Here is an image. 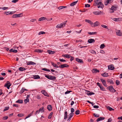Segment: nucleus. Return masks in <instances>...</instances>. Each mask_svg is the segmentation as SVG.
Wrapping results in <instances>:
<instances>
[{
    "label": "nucleus",
    "mask_w": 122,
    "mask_h": 122,
    "mask_svg": "<svg viewBox=\"0 0 122 122\" xmlns=\"http://www.w3.org/2000/svg\"><path fill=\"white\" fill-rule=\"evenodd\" d=\"M101 0H95L94 2L96 5H97L98 8H102L104 7V5L102 2Z\"/></svg>",
    "instance_id": "obj_1"
},
{
    "label": "nucleus",
    "mask_w": 122,
    "mask_h": 122,
    "mask_svg": "<svg viewBox=\"0 0 122 122\" xmlns=\"http://www.w3.org/2000/svg\"><path fill=\"white\" fill-rule=\"evenodd\" d=\"M67 21H66L63 23L57 25L56 26V27L61 28L65 26V25Z\"/></svg>",
    "instance_id": "obj_2"
},
{
    "label": "nucleus",
    "mask_w": 122,
    "mask_h": 122,
    "mask_svg": "<svg viewBox=\"0 0 122 122\" xmlns=\"http://www.w3.org/2000/svg\"><path fill=\"white\" fill-rule=\"evenodd\" d=\"M45 77L48 79L53 81L55 80L56 79V77L55 76H52L50 75H45Z\"/></svg>",
    "instance_id": "obj_3"
},
{
    "label": "nucleus",
    "mask_w": 122,
    "mask_h": 122,
    "mask_svg": "<svg viewBox=\"0 0 122 122\" xmlns=\"http://www.w3.org/2000/svg\"><path fill=\"white\" fill-rule=\"evenodd\" d=\"M93 13L94 14L97 15L104 14L103 12L100 11H94L93 12Z\"/></svg>",
    "instance_id": "obj_4"
},
{
    "label": "nucleus",
    "mask_w": 122,
    "mask_h": 122,
    "mask_svg": "<svg viewBox=\"0 0 122 122\" xmlns=\"http://www.w3.org/2000/svg\"><path fill=\"white\" fill-rule=\"evenodd\" d=\"M107 88L110 91L112 92H114L116 91V90L113 88V86H108L107 87Z\"/></svg>",
    "instance_id": "obj_5"
},
{
    "label": "nucleus",
    "mask_w": 122,
    "mask_h": 122,
    "mask_svg": "<svg viewBox=\"0 0 122 122\" xmlns=\"http://www.w3.org/2000/svg\"><path fill=\"white\" fill-rule=\"evenodd\" d=\"M11 85V84L10 83V82L8 81H7L6 83H5L4 86L5 87H6L8 89H9Z\"/></svg>",
    "instance_id": "obj_6"
},
{
    "label": "nucleus",
    "mask_w": 122,
    "mask_h": 122,
    "mask_svg": "<svg viewBox=\"0 0 122 122\" xmlns=\"http://www.w3.org/2000/svg\"><path fill=\"white\" fill-rule=\"evenodd\" d=\"M22 13H20L17 14H14L13 15L12 17L13 18H16L21 17L23 15H22Z\"/></svg>",
    "instance_id": "obj_7"
},
{
    "label": "nucleus",
    "mask_w": 122,
    "mask_h": 122,
    "mask_svg": "<svg viewBox=\"0 0 122 122\" xmlns=\"http://www.w3.org/2000/svg\"><path fill=\"white\" fill-rule=\"evenodd\" d=\"M69 66V65H68L67 64H64L59 65V67L60 68H63L64 67H68Z\"/></svg>",
    "instance_id": "obj_8"
},
{
    "label": "nucleus",
    "mask_w": 122,
    "mask_h": 122,
    "mask_svg": "<svg viewBox=\"0 0 122 122\" xmlns=\"http://www.w3.org/2000/svg\"><path fill=\"white\" fill-rule=\"evenodd\" d=\"M101 81L104 86L106 87H107V86L106 84L105 80L102 79H101Z\"/></svg>",
    "instance_id": "obj_9"
},
{
    "label": "nucleus",
    "mask_w": 122,
    "mask_h": 122,
    "mask_svg": "<svg viewBox=\"0 0 122 122\" xmlns=\"http://www.w3.org/2000/svg\"><path fill=\"white\" fill-rule=\"evenodd\" d=\"M85 22H87L90 24L92 26H93V23L92 22V21L89 20H85Z\"/></svg>",
    "instance_id": "obj_10"
},
{
    "label": "nucleus",
    "mask_w": 122,
    "mask_h": 122,
    "mask_svg": "<svg viewBox=\"0 0 122 122\" xmlns=\"http://www.w3.org/2000/svg\"><path fill=\"white\" fill-rule=\"evenodd\" d=\"M108 67V69L111 70H113L114 69V66L112 65H109Z\"/></svg>",
    "instance_id": "obj_11"
},
{
    "label": "nucleus",
    "mask_w": 122,
    "mask_h": 122,
    "mask_svg": "<svg viewBox=\"0 0 122 122\" xmlns=\"http://www.w3.org/2000/svg\"><path fill=\"white\" fill-rule=\"evenodd\" d=\"M95 41V40L94 39H90L88 40V42L89 43H92L94 42Z\"/></svg>",
    "instance_id": "obj_12"
},
{
    "label": "nucleus",
    "mask_w": 122,
    "mask_h": 122,
    "mask_svg": "<svg viewBox=\"0 0 122 122\" xmlns=\"http://www.w3.org/2000/svg\"><path fill=\"white\" fill-rule=\"evenodd\" d=\"M116 33L117 35L119 36H122V34L120 30H117L116 31Z\"/></svg>",
    "instance_id": "obj_13"
},
{
    "label": "nucleus",
    "mask_w": 122,
    "mask_h": 122,
    "mask_svg": "<svg viewBox=\"0 0 122 122\" xmlns=\"http://www.w3.org/2000/svg\"><path fill=\"white\" fill-rule=\"evenodd\" d=\"M15 12V11H8V12H5V14L7 15L8 14H12L14 13Z\"/></svg>",
    "instance_id": "obj_14"
},
{
    "label": "nucleus",
    "mask_w": 122,
    "mask_h": 122,
    "mask_svg": "<svg viewBox=\"0 0 122 122\" xmlns=\"http://www.w3.org/2000/svg\"><path fill=\"white\" fill-rule=\"evenodd\" d=\"M105 118L104 117H101L98 118L96 120L97 122H98L104 119Z\"/></svg>",
    "instance_id": "obj_15"
},
{
    "label": "nucleus",
    "mask_w": 122,
    "mask_h": 122,
    "mask_svg": "<svg viewBox=\"0 0 122 122\" xmlns=\"http://www.w3.org/2000/svg\"><path fill=\"white\" fill-rule=\"evenodd\" d=\"M122 18H113V20L115 21H119L121 20Z\"/></svg>",
    "instance_id": "obj_16"
},
{
    "label": "nucleus",
    "mask_w": 122,
    "mask_h": 122,
    "mask_svg": "<svg viewBox=\"0 0 122 122\" xmlns=\"http://www.w3.org/2000/svg\"><path fill=\"white\" fill-rule=\"evenodd\" d=\"M76 61L77 62L79 63H83V61L81 59H80L78 58H76Z\"/></svg>",
    "instance_id": "obj_17"
},
{
    "label": "nucleus",
    "mask_w": 122,
    "mask_h": 122,
    "mask_svg": "<svg viewBox=\"0 0 122 122\" xmlns=\"http://www.w3.org/2000/svg\"><path fill=\"white\" fill-rule=\"evenodd\" d=\"M74 115V113H70L69 114V116L68 118V119L67 120V121H69L71 120V118Z\"/></svg>",
    "instance_id": "obj_18"
},
{
    "label": "nucleus",
    "mask_w": 122,
    "mask_h": 122,
    "mask_svg": "<svg viewBox=\"0 0 122 122\" xmlns=\"http://www.w3.org/2000/svg\"><path fill=\"white\" fill-rule=\"evenodd\" d=\"M41 92L45 96H48V94L45 90H42Z\"/></svg>",
    "instance_id": "obj_19"
},
{
    "label": "nucleus",
    "mask_w": 122,
    "mask_h": 122,
    "mask_svg": "<svg viewBox=\"0 0 122 122\" xmlns=\"http://www.w3.org/2000/svg\"><path fill=\"white\" fill-rule=\"evenodd\" d=\"M62 56L67 58H71V55H69L68 54L63 55H62Z\"/></svg>",
    "instance_id": "obj_20"
},
{
    "label": "nucleus",
    "mask_w": 122,
    "mask_h": 122,
    "mask_svg": "<svg viewBox=\"0 0 122 122\" xmlns=\"http://www.w3.org/2000/svg\"><path fill=\"white\" fill-rule=\"evenodd\" d=\"M99 23L97 21H96L93 23V27H95L97 26L99 24Z\"/></svg>",
    "instance_id": "obj_21"
},
{
    "label": "nucleus",
    "mask_w": 122,
    "mask_h": 122,
    "mask_svg": "<svg viewBox=\"0 0 122 122\" xmlns=\"http://www.w3.org/2000/svg\"><path fill=\"white\" fill-rule=\"evenodd\" d=\"M47 52L50 54H54L55 52L54 51H52L50 50H48Z\"/></svg>",
    "instance_id": "obj_22"
},
{
    "label": "nucleus",
    "mask_w": 122,
    "mask_h": 122,
    "mask_svg": "<svg viewBox=\"0 0 122 122\" xmlns=\"http://www.w3.org/2000/svg\"><path fill=\"white\" fill-rule=\"evenodd\" d=\"M99 71L98 70H97L95 69H93L92 70V72L94 73L99 72Z\"/></svg>",
    "instance_id": "obj_23"
},
{
    "label": "nucleus",
    "mask_w": 122,
    "mask_h": 122,
    "mask_svg": "<svg viewBox=\"0 0 122 122\" xmlns=\"http://www.w3.org/2000/svg\"><path fill=\"white\" fill-rule=\"evenodd\" d=\"M33 76L34 78L35 79H37L40 78V77L38 75H34Z\"/></svg>",
    "instance_id": "obj_24"
},
{
    "label": "nucleus",
    "mask_w": 122,
    "mask_h": 122,
    "mask_svg": "<svg viewBox=\"0 0 122 122\" xmlns=\"http://www.w3.org/2000/svg\"><path fill=\"white\" fill-rule=\"evenodd\" d=\"M25 91H28V90L27 89H25L24 88H23L21 90L20 93L21 94L22 93L24 92Z\"/></svg>",
    "instance_id": "obj_25"
},
{
    "label": "nucleus",
    "mask_w": 122,
    "mask_h": 122,
    "mask_svg": "<svg viewBox=\"0 0 122 122\" xmlns=\"http://www.w3.org/2000/svg\"><path fill=\"white\" fill-rule=\"evenodd\" d=\"M107 81L108 82L110 83L111 84H113L114 83L113 81L112 80L108 79L107 80Z\"/></svg>",
    "instance_id": "obj_26"
},
{
    "label": "nucleus",
    "mask_w": 122,
    "mask_h": 122,
    "mask_svg": "<svg viewBox=\"0 0 122 122\" xmlns=\"http://www.w3.org/2000/svg\"><path fill=\"white\" fill-rule=\"evenodd\" d=\"M27 64L28 65H35L36 63L34 62L30 61L28 62L27 63Z\"/></svg>",
    "instance_id": "obj_27"
},
{
    "label": "nucleus",
    "mask_w": 122,
    "mask_h": 122,
    "mask_svg": "<svg viewBox=\"0 0 122 122\" xmlns=\"http://www.w3.org/2000/svg\"><path fill=\"white\" fill-rule=\"evenodd\" d=\"M67 116V111H65L64 114V119H66Z\"/></svg>",
    "instance_id": "obj_28"
},
{
    "label": "nucleus",
    "mask_w": 122,
    "mask_h": 122,
    "mask_svg": "<svg viewBox=\"0 0 122 122\" xmlns=\"http://www.w3.org/2000/svg\"><path fill=\"white\" fill-rule=\"evenodd\" d=\"M34 51L35 52H37L38 53H41L43 51L41 49H37L36 50H35Z\"/></svg>",
    "instance_id": "obj_29"
},
{
    "label": "nucleus",
    "mask_w": 122,
    "mask_h": 122,
    "mask_svg": "<svg viewBox=\"0 0 122 122\" xmlns=\"http://www.w3.org/2000/svg\"><path fill=\"white\" fill-rule=\"evenodd\" d=\"M117 8V6H112L111 7V8L110 9L111 10H116Z\"/></svg>",
    "instance_id": "obj_30"
},
{
    "label": "nucleus",
    "mask_w": 122,
    "mask_h": 122,
    "mask_svg": "<svg viewBox=\"0 0 122 122\" xmlns=\"http://www.w3.org/2000/svg\"><path fill=\"white\" fill-rule=\"evenodd\" d=\"M102 76L103 77H107L108 76V74L106 72H104L101 74Z\"/></svg>",
    "instance_id": "obj_31"
},
{
    "label": "nucleus",
    "mask_w": 122,
    "mask_h": 122,
    "mask_svg": "<svg viewBox=\"0 0 122 122\" xmlns=\"http://www.w3.org/2000/svg\"><path fill=\"white\" fill-rule=\"evenodd\" d=\"M47 108L49 111L51 110L52 109V107L51 105H48L47 106Z\"/></svg>",
    "instance_id": "obj_32"
},
{
    "label": "nucleus",
    "mask_w": 122,
    "mask_h": 122,
    "mask_svg": "<svg viewBox=\"0 0 122 122\" xmlns=\"http://www.w3.org/2000/svg\"><path fill=\"white\" fill-rule=\"evenodd\" d=\"M9 51L10 52H13L14 53H16L17 52V50H14L12 49H11L9 50Z\"/></svg>",
    "instance_id": "obj_33"
},
{
    "label": "nucleus",
    "mask_w": 122,
    "mask_h": 122,
    "mask_svg": "<svg viewBox=\"0 0 122 122\" xmlns=\"http://www.w3.org/2000/svg\"><path fill=\"white\" fill-rule=\"evenodd\" d=\"M78 2V1H76L73 2V3H71L70 5V6H72L75 5L77 2Z\"/></svg>",
    "instance_id": "obj_34"
},
{
    "label": "nucleus",
    "mask_w": 122,
    "mask_h": 122,
    "mask_svg": "<svg viewBox=\"0 0 122 122\" xmlns=\"http://www.w3.org/2000/svg\"><path fill=\"white\" fill-rule=\"evenodd\" d=\"M51 64L55 68H58L59 67L57 65L53 62L51 63Z\"/></svg>",
    "instance_id": "obj_35"
},
{
    "label": "nucleus",
    "mask_w": 122,
    "mask_h": 122,
    "mask_svg": "<svg viewBox=\"0 0 122 122\" xmlns=\"http://www.w3.org/2000/svg\"><path fill=\"white\" fill-rule=\"evenodd\" d=\"M46 19V18L45 17H41L39 19L38 21H43L45 20Z\"/></svg>",
    "instance_id": "obj_36"
},
{
    "label": "nucleus",
    "mask_w": 122,
    "mask_h": 122,
    "mask_svg": "<svg viewBox=\"0 0 122 122\" xmlns=\"http://www.w3.org/2000/svg\"><path fill=\"white\" fill-rule=\"evenodd\" d=\"M23 100H18L16 102L19 103H23Z\"/></svg>",
    "instance_id": "obj_37"
},
{
    "label": "nucleus",
    "mask_w": 122,
    "mask_h": 122,
    "mask_svg": "<svg viewBox=\"0 0 122 122\" xmlns=\"http://www.w3.org/2000/svg\"><path fill=\"white\" fill-rule=\"evenodd\" d=\"M88 34L90 35H96L97 34V32H88Z\"/></svg>",
    "instance_id": "obj_38"
},
{
    "label": "nucleus",
    "mask_w": 122,
    "mask_h": 122,
    "mask_svg": "<svg viewBox=\"0 0 122 122\" xmlns=\"http://www.w3.org/2000/svg\"><path fill=\"white\" fill-rule=\"evenodd\" d=\"M25 68H24V67H20L19 68V70L20 71H24L25 70Z\"/></svg>",
    "instance_id": "obj_39"
},
{
    "label": "nucleus",
    "mask_w": 122,
    "mask_h": 122,
    "mask_svg": "<svg viewBox=\"0 0 122 122\" xmlns=\"http://www.w3.org/2000/svg\"><path fill=\"white\" fill-rule=\"evenodd\" d=\"M110 2L108 0H106L104 2V4L105 5H107Z\"/></svg>",
    "instance_id": "obj_40"
},
{
    "label": "nucleus",
    "mask_w": 122,
    "mask_h": 122,
    "mask_svg": "<svg viewBox=\"0 0 122 122\" xmlns=\"http://www.w3.org/2000/svg\"><path fill=\"white\" fill-rule=\"evenodd\" d=\"M107 108L110 111H113L114 110V109H113L112 108H111L109 106H108L107 107Z\"/></svg>",
    "instance_id": "obj_41"
},
{
    "label": "nucleus",
    "mask_w": 122,
    "mask_h": 122,
    "mask_svg": "<svg viewBox=\"0 0 122 122\" xmlns=\"http://www.w3.org/2000/svg\"><path fill=\"white\" fill-rule=\"evenodd\" d=\"M90 52L94 54H96V52L94 50H91L90 51Z\"/></svg>",
    "instance_id": "obj_42"
},
{
    "label": "nucleus",
    "mask_w": 122,
    "mask_h": 122,
    "mask_svg": "<svg viewBox=\"0 0 122 122\" xmlns=\"http://www.w3.org/2000/svg\"><path fill=\"white\" fill-rule=\"evenodd\" d=\"M105 46L104 44H101L100 46V48L101 49H102L105 47Z\"/></svg>",
    "instance_id": "obj_43"
},
{
    "label": "nucleus",
    "mask_w": 122,
    "mask_h": 122,
    "mask_svg": "<svg viewBox=\"0 0 122 122\" xmlns=\"http://www.w3.org/2000/svg\"><path fill=\"white\" fill-rule=\"evenodd\" d=\"M53 113L52 112H51L49 114V115L48 116V119H51L52 117V115L53 114Z\"/></svg>",
    "instance_id": "obj_44"
},
{
    "label": "nucleus",
    "mask_w": 122,
    "mask_h": 122,
    "mask_svg": "<svg viewBox=\"0 0 122 122\" xmlns=\"http://www.w3.org/2000/svg\"><path fill=\"white\" fill-rule=\"evenodd\" d=\"M29 101V99L28 98L26 99H25L24 100V102L25 103H27V102H28Z\"/></svg>",
    "instance_id": "obj_45"
},
{
    "label": "nucleus",
    "mask_w": 122,
    "mask_h": 122,
    "mask_svg": "<svg viewBox=\"0 0 122 122\" xmlns=\"http://www.w3.org/2000/svg\"><path fill=\"white\" fill-rule=\"evenodd\" d=\"M39 111H40H40H41L42 112H44V107H43L42 108L41 107V108L39 110Z\"/></svg>",
    "instance_id": "obj_46"
},
{
    "label": "nucleus",
    "mask_w": 122,
    "mask_h": 122,
    "mask_svg": "<svg viewBox=\"0 0 122 122\" xmlns=\"http://www.w3.org/2000/svg\"><path fill=\"white\" fill-rule=\"evenodd\" d=\"M9 107H5L4 109L3 110V111L4 112L6 111L7 110L9 109Z\"/></svg>",
    "instance_id": "obj_47"
},
{
    "label": "nucleus",
    "mask_w": 122,
    "mask_h": 122,
    "mask_svg": "<svg viewBox=\"0 0 122 122\" xmlns=\"http://www.w3.org/2000/svg\"><path fill=\"white\" fill-rule=\"evenodd\" d=\"M101 26L102 27H103L104 28H106L107 29H108V28H107V26L104 25H101Z\"/></svg>",
    "instance_id": "obj_48"
},
{
    "label": "nucleus",
    "mask_w": 122,
    "mask_h": 122,
    "mask_svg": "<svg viewBox=\"0 0 122 122\" xmlns=\"http://www.w3.org/2000/svg\"><path fill=\"white\" fill-rule=\"evenodd\" d=\"M87 94L88 95H92L94 94L95 93L93 92H90L89 93H87Z\"/></svg>",
    "instance_id": "obj_49"
},
{
    "label": "nucleus",
    "mask_w": 122,
    "mask_h": 122,
    "mask_svg": "<svg viewBox=\"0 0 122 122\" xmlns=\"http://www.w3.org/2000/svg\"><path fill=\"white\" fill-rule=\"evenodd\" d=\"M75 114L76 115H78L80 114V111L79 110H78L75 112Z\"/></svg>",
    "instance_id": "obj_50"
},
{
    "label": "nucleus",
    "mask_w": 122,
    "mask_h": 122,
    "mask_svg": "<svg viewBox=\"0 0 122 122\" xmlns=\"http://www.w3.org/2000/svg\"><path fill=\"white\" fill-rule=\"evenodd\" d=\"M45 33L43 31H41L38 34L39 35H40L41 34H45Z\"/></svg>",
    "instance_id": "obj_51"
},
{
    "label": "nucleus",
    "mask_w": 122,
    "mask_h": 122,
    "mask_svg": "<svg viewBox=\"0 0 122 122\" xmlns=\"http://www.w3.org/2000/svg\"><path fill=\"white\" fill-rule=\"evenodd\" d=\"M116 83L117 85H119L120 84L119 81L117 80H116Z\"/></svg>",
    "instance_id": "obj_52"
},
{
    "label": "nucleus",
    "mask_w": 122,
    "mask_h": 122,
    "mask_svg": "<svg viewBox=\"0 0 122 122\" xmlns=\"http://www.w3.org/2000/svg\"><path fill=\"white\" fill-rule=\"evenodd\" d=\"M101 89L102 90V91H104L105 89V88L102 86V85H101L100 87Z\"/></svg>",
    "instance_id": "obj_53"
},
{
    "label": "nucleus",
    "mask_w": 122,
    "mask_h": 122,
    "mask_svg": "<svg viewBox=\"0 0 122 122\" xmlns=\"http://www.w3.org/2000/svg\"><path fill=\"white\" fill-rule=\"evenodd\" d=\"M17 116L19 117H21L23 116L24 115L22 114H18Z\"/></svg>",
    "instance_id": "obj_54"
},
{
    "label": "nucleus",
    "mask_w": 122,
    "mask_h": 122,
    "mask_svg": "<svg viewBox=\"0 0 122 122\" xmlns=\"http://www.w3.org/2000/svg\"><path fill=\"white\" fill-rule=\"evenodd\" d=\"M93 114L95 117H99V114H96L95 113H93Z\"/></svg>",
    "instance_id": "obj_55"
},
{
    "label": "nucleus",
    "mask_w": 122,
    "mask_h": 122,
    "mask_svg": "<svg viewBox=\"0 0 122 122\" xmlns=\"http://www.w3.org/2000/svg\"><path fill=\"white\" fill-rule=\"evenodd\" d=\"M8 116H6L4 117L3 118V119L4 120H7L8 118Z\"/></svg>",
    "instance_id": "obj_56"
},
{
    "label": "nucleus",
    "mask_w": 122,
    "mask_h": 122,
    "mask_svg": "<svg viewBox=\"0 0 122 122\" xmlns=\"http://www.w3.org/2000/svg\"><path fill=\"white\" fill-rule=\"evenodd\" d=\"M63 7H63V6H60L58 8V9L59 10H61L63 9Z\"/></svg>",
    "instance_id": "obj_57"
},
{
    "label": "nucleus",
    "mask_w": 122,
    "mask_h": 122,
    "mask_svg": "<svg viewBox=\"0 0 122 122\" xmlns=\"http://www.w3.org/2000/svg\"><path fill=\"white\" fill-rule=\"evenodd\" d=\"M8 8V7H5L2 8L1 9L4 10H5L7 9Z\"/></svg>",
    "instance_id": "obj_58"
},
{
    "label": "nucleus",
    "mask_w": 122,
    "mask_h": 122,
    "mask_svg": "<svg viewBox=\"0 0 122 122\" xmlns=\"http://www.w3.org/2000/svg\"><path fill=\"white\" fill-rule=\"evenodd\" d=\"M59 60L61 62H65L66 61L65 60L63 59H60Z\"/></svg>",
    "instance_id": "obj_59"
},
{
    "label": "nucleus",
    "mask_w": 122,
    "mask_h": 122,
    "mask_svg": "<svg viewBox=\"0 0 122 122\" xmlns=\"http://www.w3.org/2000/svg\"><path fill=\"white\" fill-rule=\"evenodd\" d=\"M71 113H73V112H74V110L73 108H71Z\"/></svg>",
    "instance_id": "obj_60"
},
{
    "label": "nucleus",
    "mask_w": 122,
    "mask_h": 122,
    "mask_svg": "<svg viewBox=\"0 0 122 122\" xmlns=\"http://www.w3.org/2000/svg\"><path fill=\"white\" fill-rule=\"evenodd\" d=\"M71 91H68L66 92L65 93V94H67L69 93L70 92H71Z\"/></svg>",
    "instance_id": "obj_61"
},
{
    "label": "nucleus",
    "mask_w": 122,
    "mask_h": 122,
    "mask_svg": "<svg viewBox=\"0 0 122 122\" xmlns=\"http://www.w3.org/2000/svg\"><path fill=\"white\" fill-rule=\"evenodd\" d=\"M90 5L89 4H86L85 5V7H90Z\"/></svg>",
    "instance_id": "obj_62"
},
{
    "label": "nucleus",
    "mask_w": 122,
    "mask_h": 122,
    "mask_svg": "<svg viewBox=\"0 0 122 122\" xmlns=\"http://www.w3.org/2000/svg\"><path fill=\"white\" fill-rule=\"evenodd\" d=\"M19 0H13L11 2H12L15 3L18 1Z\"/></svg>",
    "instance_id": "obj_63"
},
{
    "label": "nucleus",
    "mask_w": 122,
    "mask_h": 122,
    "mask_svg": "<svg viewBox=\"0 0 122 122\" xmlns=\"http://www.w3.org/2000/svg\"><path fill=\"white\" fill-rule=\"evenodd\" d=\"M36 20V19H32L31 20H30V21L32 22H34Z\"/></svg>",
    "instance_id": "obj_64"
}]
</instances>
